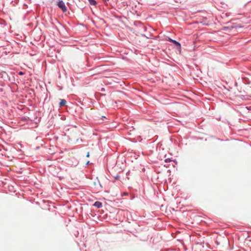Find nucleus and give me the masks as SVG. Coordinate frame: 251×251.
Returning a JSON list of instances; mask_svg holds the SVG:
<instances>
[{
  "label": "nucleus",
  "instance_id": "nucleus-5",
  "mask_svg": "<svg viewBox=\"0 0 251 251\" xmlns=\"http://www.w3.org/2000/svg\"><path fill=\"white\" fill-rule=\"evenodd\" d=\"M89 3L92 5H95L97 3L95 0H88Z\"/></svg>",
  "mask_w": 251,
  "mask_h": 251
},
{
  "label": "nucleus",
  "instance_id": "nucleus-2",
  "mask_svg": "<svg viewBox=\"0 0 251 251\" xmlns=\"http://www.w3.org/2000/svg\"><path fill=\"white\" fill-rule=\"evenodd\" d=\"M168 41H169L172 42L173 43L175 44V45H176L178 48H180V44L179 42H178L177 41H176L175 40H173L170 38H169Z\"/></svg>",
  "mask_w": 251,
  "mask_h": 251
},
{
  "label": "nucleus",
  "instance_id": "nucleus-6",
  "mask_svg": "<svg viewBox=\"0 0 251 251\" xmlns=\"http://www.w3.org/2000/svg\"><path fill=\"white\" fill-rule=\"evenodd\" d=\"M171 161V160L170 159H166L165 161L166 162H170Z\"/></svg>",
  "mask_w": 251,
  "mask_h": 251
},
{
  "label": "nucleus",
  "instance_id": "nucleus-10",
  "mask_svg": "<svg viewBox=\"0 0 251 251\" xmlns=\"http://www.w3.org/2000/svg\"><path fill=\"white\" fill-rule=\"evenodd\" d=\"M247 110H251V108H248L247 107H246Z\"/></svg>",
  "mask_w": 251,
  "mask_h": 251
},
{
  "label": "nucleus",
  "instance_id": "nucleus-4",
  "mask_svg": "<svg viewBox=\"0 0 251 251\" xmlns=\"http://www.w3.org/2000/svg\"><path fill=\"white\" fill-rule=\"evenodd\" d=\"M66 100L64 99H62L60 100V102H59V105L60 106H64L66 103Z\"/></svg>",
  "mask_w": 251,
  "mask_h": 251
},
{
  "label": "nucleus",
  "instance_id": "nucleus-9",
  "mask_svg": "<svg viewBox=\"0 0 251 251\" xmlns=\"http://www.w3.org/2000/svg\"><path fill=\"white\" fill-rule=\"evenodd\" d=\"M115 178L116 179H118L119 178V176H117L116 177H115Z\"/></svg>",
  "mask_w": 251,
  "mask_h": 251
},
{
  "label": "nucleus",
  "instance_id": "nucleus-7",
  "mask_svg": "<svg viewBox=\"0 0 251 251\" xmlns=\"http://www.w3.org/2000/svg\"><path fill=\"white\" fill-rule=\"evenodd\" d=\"M24 74V73H23V72H20L19 73V75H23Z\"/></svg>",
  "mask_w": 251,
  "mask_h": 251
},
{
  "label": "nucleus",
  "instance_id": "nucleus-13",
  "mask_svg": "<svg viewBox=\"0 0 251 251\" xmlns=\"http://www.w3.org/2000/svg\"><path fill=\"white\" fill-rule=\"evenodd\" d=\"M216 119H218V120H220V118H217Z\"/></svg>",
  "mask_w": 251,
  "mask_h": 251
},
{
  "label": "nucleus",
  "instance_id": "nucleus-11",
  "mask_svg": "<svg viewBox=\"0 0 251 251\" xmlns=\"http://www.w3.org/2000/svg\"><path fill=\"white\" fill-rule=\"evenodd\" d=\"M103 118H105V119H106V117H105V116H102V117H101V119H103Z\"/></svg>",
  "mask_w": 251,
  "mask_h": 251
},
{
  "label": "nucleus",
  "instance_id": "nucleus-14",
  "mask_svg": "<svg viewBox=\"0 0 251 251\" xmlns=\"http://www.w3.org/2000/svg\"><path fill=\"white\" fill-rule=\"evenodd\" d=\"M105 1H108L109 0H104Z\"/></svg>",
  "mask_w": 251,
  "mask_h": 251
},
{
  "label": "nucleus",
  "instance_id": "nucleus-1",
  "mask_svg": "<svg viewBox=\"0 0 251 251\" xmlns=\"http://www.w3.org/2000/svg\"><path fill=\"white\" fill-rule=\"evenodd\" d=\"M57 6L62 9V10L65 12L67 11V7L65 4V3L63 2V0H59L57 3Z\"/></svg>",
  "mask_w": 251,
  "mask_h": 251
},
{
  "label": "nucleus",
  "instance_id": "nucleus-12",
  "mask_svg": "<svg viewBox=\"0 0 251 251\" xmlns=\"http://www.w3.org/2000/svg\"><path fill=\"white\" fill-rule=\"evenodd\" d=\"M89 164V161H88L87 163H86V165H88Z\"/></svg>",
  "mask_w": 251,
  "mask_h": 251
},
{
  "label": "nucleus",
  "instance_id": "nucleus-3",
  "mask_svg": "<svg viewBox=\"0 0 251 251\" xmlns=\"http://www.w3.org/2000/svg\"><path fill=\"white\" fill-rule=\"evenodd\" d=\"M94 206H96V207L100 208L102 207V203L99 201H96L95 202L94 204Z\"/></svg>",
  "mask_w": 251,
  "mask_h": 251
},
{
  "label": "nucleus",
  "instance_id": "nucleus-8",
  "mask_svg": "<svg viewBox=\"0 0 251 251\" xmlns=\"http://www.w3.org/2000/svg\"><path fill=\"white\" fill-rule=\"evenodd\" d=\"M89 156H90L89 152H88V153H87V155H86V157H89Z\"/></svg>",
  "mask_w": 251,
  "mask_h": 251
}]
</instances>
